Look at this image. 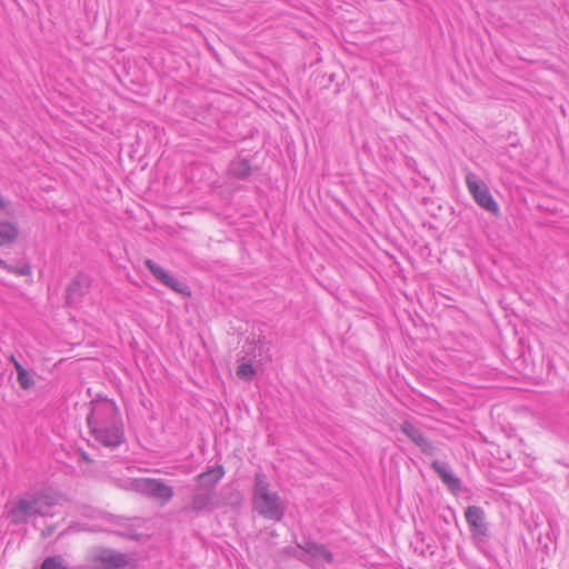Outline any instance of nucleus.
Returning <instances> with one entry per match:
<instances>
[{"label":"nucleus","instance_id":"obj_19","mask_svg":"<svg viewBox=\"0 0 569 569\" xmlns=\"http://www.w3.org/2000/svg\"><path fill=\"white\" fill-rule=\"evenodd\" d=\"M256 375V370L251 362H241L237 368V376L246 381L252 380Z\"/></svg>","mask_w":569,"mask_h":569},{"label":"nucleus","instance_id":"obj_17","mask_svg":"<svg viewBox=\"0 0 569 569\" xmlns=\"http://www.w3.org/2000/svg\"><path fill=\"white\" fill-rule=\"evenodd\" d=\"M17 380L23 390H29L34 386L32 376L23 368L22 365H17Z\"/></svg>","mask_w":569,"mask_h":569},{"label":"nucleus","instance_id":"obj_5","mask_svg":"<svg viewBox=\"0 0 569 569\" xmlns=\"http://www.w3.org/2000/svg\"><path fill=\"white\" fill-rule=\"evenodd\" d=\"M132 488L143 496L159 501L161 505L168 503L173 497V488L161 479H134Z\"/></svg>","mask_w":569,"mask_h":569},{"label":"nucleus","instance_id":"obj_20","mask_svg":"<svg viewBox=\"0 0 569 569\" xmlns=\"http://www.w3.org/2000/svg\"><path fill=\"white\" fill-rule=\"evenodd\" d=\"M163 284L167 286L168 288H170L171 290H173L177 293L184 295V296H189L190 295L188 286L184 282H182V281L178 280L177 278H174L172 274L168 279V282H164Z\"/></svg>","mask_w":569,"mask_h":569},{"label":"nucleus","instance_id":"obj_11","mask_svg":"<svg viewBox=\"0 0 569 569\" xmlns=\"http://www.w3.org/2000/svg\"><path fill=\"white\" fill-rule=\"evenodd\" d=\"M431 468L451 492L461 491V480L452 472L448 463L435 460L431 462Z\"/></svg>","mask_w":569,"mask_h":569},{"label":"nucleus","instance_id":"obj_4","mask_svg":"<svg viewBox=\"0 0 569 569\" xmlns=\"http://www.w3.org/2000/svg\"><path fill=\"white\" fill-rule=\"evenodd\" d=\"M183 489L189 492V496L183 499L184 505L181 508V512L199 516L212 512L217 508V495L212 491V487L196 485L186 486Z\"/></svg>","mask_w":569,"mask_h":569},{"label":"nucleus","instance_id":"obj_15","mask_svg":"<svg viewBox=\"0 0 569 569\" xmlns=\"http://www.w3.org/2000/svg\"><path fill=\"white\" fill-rule=\"evenodd\" d=\"M18 236L17 224L9 221H0V247L13 243Z\"/></svg>","mask_w":569,"mask_h":569},{"label":"nucleus","instance_id":"obj_12","mask_svg":"<svg viewBox=\"0 0 569 569\" xmlns=\"http://www.w3.org/2000/svg\"><path fill=\"white\" fill-rule=\"evenodd\" d=\"M401 432H403L416 446L420 448L423 453L432 455L433 446L432 443L423 436L421 430L412 425L410 421H403L400 426Z\"/></svg>","mask_w":569,"mask_h":569},{"label":"nucleus","instance_id":"obj_8","mask_svg":"<svg viewBox=\"0 0 569 569\" xmlns=\"http://www.w3.org/2000/svg\"><path fill=\"white\" fill-rule=\"evenodd\" d=\"M298 547L305 551V555L299 556L298 559L306 563H331L333 561L331 551L322 543L306 541Z\"/></svg>","mask_w":569,"mask_h":569},{"label":"nucleus","instance_id":"obj_25","mask_svg":"<svg viewBox=\"0 0 569 569\" xmlns=\"http://www.w3.org/2000/svg\"><path fill=\"white\" fill-rule=\"evenodd\" d=\"M0 268H2L4 270H8V268H9V264L1 258H0Z\"/></svg>","mask_w":569,"mask_h":569},{"label":"nucleus","instance_id":"obj_2","mask_svg":"<svg viewBox=\"0 0 569 569\" xmlns=\"http://www.w3.org/2000/svg\"><path fill=\"white\" fill-rule=\"evenodd\" d=\"M252 508L267 520L281 521L286 513V505L277 491L271 490V485L262 471L254 475L252 489Z\"/></svg>","mask_w":569,"mask_h":569},{"label":"nucleus","instance_id":"obj_9","mask_svg":"<svg viewBox=\"0 0 569 569\" xmlns=\"http://www.w3.org/2000/svg\"><path fill=\"white\" fill-rule=\"evenodd\" d=\"M90 286V277L83 272L78 273L67 287L66 302L70 306L78 305L89 291Z\"/></svg>","mask_w":569,"mask_h":569},{"label":"nucleus","instance_id":"obj_18","mask_svg":"<svg viewBox=\"0 0 569 569\" xmlns=\"http://www.w3.org/2000/svg\"><path fill=\"white\" fill-rule=\"evenodd\" d=\"M41 569H70V566L62 556L57 555L46 558L41 563Z\"/></svg>","mask_w":569,"mask_h":569},{"label":"nucleus","instance_id":"obj_6","mask_svg":"<svg viewBox=\"0 0 569 569\" xmlns=\"http://www.w3.org/2000/svg\"><path fill=\"white\" fill-rule=\"evenodd\" d=\"M466 186L479 207L492 213L493 216L499 214L500 210L498 203L491 196L488 186L481 181L477 174L469 172L466 176Z\"/></svg>","mask_w":569,"mask_h":569},{"label":"nucleus","instance_id":"obj_16","mask_svg":"<svg viewBox=\"0 0 569 569\" xmlns=\"http://www.w3.org/2000/svg\"><path fill=\"white\" fill-rule=\"evenodd\" d=\"M144 266L152 273V276L161 283L168 282V279L171 277L170 273H168L162 267L157 264L151 259H147L144 261Z\"/></svg>","mask_w":569,"mask_h":569},{"label":"nucleus","instance_id":"obj_24","mask_svg":"<svg viewBox=\"0 0 569 569\" xmlns=\"http://www.w3.org/2000/svg\"><path fill=\"white\" fill-rule=\"evenodd\" d=\"M7 201L3 199V197L0 194V210L6 209Z\"/></svg>","mask_w":569,"mask_h":569},{"label":"nucleus","instance_id":"obj_7","mask_svg":"<svg viewBox=\"0 0 569 569\" xmlns=\"http://www.w3.org/2000/svg\"><path fill=\"white\" fill-rule=\"evenodd\" d=\"M465 518L472 538L478 541H483L488 537L485 510L478 506H469L465 510Z\"/></svg>","mask_w":569,"mask_h":569},{"label":"nucleus","instance_id":"obj_14","mask_svg":"<svg viewBox=\"0 0 569 569\" xmlns=\"http://www.w3.org/2000/svg\"><path fill=\"white\" fill-rule=\"evenodd\" d=\"M229 173L237 179H246L251 173V166L248 159L236 158L229 164Z\"/></svg>","mask_w":569,"mask_h":569},{"label":"nucleus","instance_id":"obj_1","mask_svg":"<svg viewBox=\"0 0 569 569\" xmlns=\"http://www.w3.org/2000/svg\"><path fill=\"white\" fill-rule=\"evenodd\" d=\"M90 435L102 447L114 450L126 441L124 423L113 400L97 398L87 416Z\"/></svg>","mask_w":569,"mask_h":569},{"label":"nucleus","instance_id":"obj_3","mask_svg":"<svg viewBox=\"0 0 569 569\" xmlns=\"http://www.w3.org/2000/svg\"><path fill=\"white\" fill-rule=\"evenodd\" d=\"M57 498L47 493H36L19 498L8 510V518L12 525L27 523L33 517H51Z\"/></svg>","mask_w":569,"mask_h":569},{"label":"nucleus","instance_id":"obj_23","mask_svg":"<svg viewBox=\"0 0 569 569\" xmlns=\"http://www.w3.org/2000/svg\"><path fill=\"white\" fill-rule=\"evenodd\" d=\"M9 361L13 365L14 369L17 370V365H21L13 355L9 357Z\"/></svg>","mask_w":569,"mask_h":569},{"label":"nucleus","instance_id":"obj_13","mask_svg":"<svg viewBox=\"0 0 569 569\" xmlns=\"http://www.w3.org/2000/svg\"><path fill=\"white\" fill-rule=\"evenodd\" d=\"M223 476V467L221 465H217L209 468L207 471L199 473L196 477V481L198 486L212 487V491L216 492L217 485Z\"/></svg>","mask_w":569,"mask_h":569},{"label":"nucleus","instance_id":"obj_21","mask_svg":"<svg viewBox=\"0 0 569 569\" xmlns=\"http://www.w3.org/2000/svg\"><path fill=\"white\" fill-rule=\"evenodd\" d=\"M7 271L14 273L17 276H27L30 273V267L29 266L14 267V266L9 264V268Z\"/></svg>","mask_w":569,"mask_h":569},{"label":"nucleus","instance_id":"obj_22","mask_svg":"<svg viewBox=\"0 0 569 569\" xmlns=\"http://www.w3.org/2000/svg\"><path fill=\"white\" fill-rule=\"evenodd\" d=\"M54 530H56L54 526H49L41 531V537L44 539L49 538L54 532Z\"/></svg>","mask_w":569,"mask_h":569},{"label":"nucleus","instance_id":"obj_10","mask_svg":"<svg viewBox=\"0 0 569 569\" xmlns=\"http://www.w3.org/2000/svg\"><path fill=\"white\" fill-rule=\"evenodd\" d=\"M94 561L100 569H127L130 565V558L127 555L109 549L101 550Z\"/></svg>","mask_w":569,"mask_h":569}]
</instances>
